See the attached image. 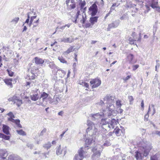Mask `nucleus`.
<instances>
[{
    "label": "nucleus",
    "mask_w": 160,
    "mask_h": 160,
    "mask_svg": "<svg viewBox=\"0 0 160 160\" xmlns=\"http://www.w3.org/2000/svg\"><path fill=\"white\" fill-rule=\"evenodd\" d=\"M98 130L95 128L94 124H91V126L88 127L86 130L87 137L85 140L86 144L90 145L92 142H95V139L98 137Z\"/></svg>",
    "instance_id": "1"
},
{
    "label": "nucleus",
    "mask_w": 160,
    "mask_h": 160,
    "mask_svg": "<svg viewBox=\"0 0 160 160\" xmlns=\"http://www.w3.org/2000/svg\"><path fill=\"white\" fill-rule=\"evenodd\" d=\"M111 145L110 141L107 140L102 145L99 144H96L93 148H92V151L94 153L92 155V158L93 160H99L101 153L103 149L102 146L108 147Z\"/></svg>",
    "instance_id": "2"
},
{
    "label": "nucleus",
    "mask_w": 160,
    "mask_h": 160,
    "mask_svg": "<svg viewBox=\"0 0 160 160\" xmlns=\"http://www.w3.org/2000/svg\"><path fill=\"white\" fill-rule=\"evenodd\" d=\"M152 148V146L150 145H147L145 147H143L142 148V152L143 154L138 151L135 152V157L137 160H142V158L144 157L147 156L149 154V153Z\"/></svg>",
    "instance_id": "3"
},
{
    "label": "nucleus",
    "mask_w": 160,
    "mask_h": 160,
    "mask_svg": "<svg viewBox=\"0 0 160 160\" xmlns=\"http://www.w3.org/2000/svg\"><path fill=\"white\" fill-rule=\"evenodd\" d=\"M96 2H95L89 8V11L91 12V14L92 17L95 16L98 12V8L96 4Z\"/></svg>",
    "instance_id": "4"
},
{
    "label": "nucleus",
    "mask_w": 160,
    "mask_h": 160,
    "mask_svg": "<svg viewBox=\"0 0 160 160\" xmlns=\"http://www.w3.org/2000/svg\"><path fill=\"white\" fill-rule=\"evenodd\" d=\"M114 98L112 96H111L109 95H108L105 97L104 98V102L105 103L108 105L110 104H113L114 103Z\"/></svg>",
    "instance_id": "5"
},
{
    "label": "nucleus",
    "mask_w": 160,
    "mask_h": 160,
    "mask_svg": "<svg viewBox=\"0 0 160 160\" xmlns=\"http://www.w3.org/2000/svg\"><path fill=\"white\" fill-rule=\"evenodd\" d=\"M104 114L103 112H100V113H97L91 115V117L92 120L97 121L99 120L101 117L104 116Z\"/></svg>",
    "instance_id": "6"
},
{
    "label": "nucleus",
    "mask_w": 160,
    "mask_h": 160,
    "mask_svg": "<svg viewBox=\"0 0 160 160\" xmlns=\"http://www.w3.org/2000/svg\"><path fill=\"white\" fill-rule=\"evenodd\" d=\"M101 81L100 80L97 78L92 79L90 81L91 84H93L92 88H95L98 87L101 84Z\"/></svg>",
    "instance_id": "7"
},
{
    "label": "nucleus",
    "mask_w": 160,
    "mask_h": 160,
    "mask_svg": "<svg viewBox=\"0 0 160 160\" xmlns=\"http://www.w3.org/2000/svg\"><path fill=\"white\" fill-rule=\"evenodd\" d=\"M120 23V21L119 19L113 21L112 23L108 24L107 28L108 31H110L111 28H117L119 25Z\"/></svg>",
    "instance_id": "8"
},
{
    "label": "nucleus",
    "mask_w": 160,
    "mask_h": 160,
    "mask_svg": "<svg viewBox=\"0 0 160 160\" xmlns=\"http://www.w3.org/2000/svg\"><path fill=\"white\" fill-rule=\"evenodd\" d=\"M118 112L117 111H112V112H104L105 113H104V116H105V117H107V118H113L115 116L117 115Z\"/></svg>",
    "instance_id": "9"
},
{
    "label": "nucleus",
    "mask_w": 160,
    "mask_h": 160,
    "mask_svg": "<svg viewBox=\"0 0 160 160\" xmlns=\"http://www.w3.org/2000/svg\"><path fill=\"white\" fill-rule=\"evenodd\" d=\"M108 120H109L110 125L111 126V127H112V129L114 128L115 126L118 123V119H115L113 118H111V119H109Z\"/></svg>",
    "instance_id": "10"
},
{
    "label": "nucleus",
    "mask_w": 160,
    "mask_h": 160,
    "mask_svg": "<svg viewBox=\"0 0 160 160\" xmlns=\"http://www.w3.org/2000/svg\"><path fill=\"white\" fill-rule=\"evenodd\" d=\"M78 4L80 8V10L82 12H85L86 8V7L84 8V6L86 4V2L85 0L82 1V0H78Z\"/></svg>",
    "instance_id": "11"
},
{
    "label": "nucleus",
    "mask_w": 160,
    "mask_h": 160,
    "mask_svg": "<svg viewBox=\"0 0 160 160\" xmlns=\"http://www.w3.org/2000/svg\"><path fill=\"white\" fill-rule=\"evenodd\" d=\"M8 155V153L6 149L0 148V157L1 158L3 159H5Z\"/></svg>",
    "instance_id": "12"
},
{
    "label": "nucleus",
    "mask_w": 160,
    "mask_h": 160,
    "mask_svg": "<svg viewBox=\"0 0 160 160\" xmlns=\"http://www.w3.org/2000/svg\"><path fill=\"white\" fill-rule=\"evenodd\" d=\"M66 151L65 149H62L61 146L60 145L58 147L56 150V153L57 155H59L61 154H63V156H64L66 154Z\"/></svg>",
    "instance_id": "13"
},
{
    "label": "nucleus",
    "mask_w": 160,
    "mask_h": 160,
    "mask_svg": "<svg viewBox=\"0 0 160 160\" xmlns=\"http://www.w3.org/2000/svg\"><path fill=\"white\" fill-rule=\"evenodd\" d=\"M60 41L65 43H71L74 41V39L72 38H63L60 39Z\"/></svg>",
    "instance_id": "14"
},
{
    "label": "nucleus",
    "mask_w": 160,
    "mask_h": 160,
    "mask_svg": "<svg viewBox=\"0 0 160 160\" xmlns=\"http://www.w3.org/2000/svg\"><path fill=\"white\" fill-rule=\"evenodd\" d=\"M9 127L7 125H3L2 126V131L6 135L10 134L9 131Z\"/></svg>",
    "instance_id": "15"
},
{
    "label": "nucleus",
    "mask_w": 160,
    "mask_h": 160,
    "mask_svg": "<svg viewBox=\"0 0 160 160\" xmlns=\"http://www.w3.org/2000/svg\"><path fill=\"white\" fill-rule=\"evenodd\" d=\"M8 160H22L18 156L15 154L10 155L8 157Z\"/></svg>",
    "instance_id": "16"
},
{
    "label": "nucleus",
    "mask_w": 160,
    "mask_h": 160,
    "mask_svg": "<svg viewBox=\"0 0 160 160\" xmlns=\"http://www.w3.org/2000/svg\"><path fill=\"white\" fill-rule=\"evenodd\" d=\"M34 61L35 63L37 65L42 64L44 62V60L37 57L34 58Z\"/></svg>",
    "instance_id": "17"
},
{
    "label": "nucleus",
    "mask_w": 160,
    "mask_h": 160,
    "mask_svg": "<svg viewBox=\"0 0 160 160\" xmlns=\"http://www.w3.org/2000/svg\"><path fill=\"white\" fill-rule=\"evenodd\" d=\"M114 106L113 104H110L107 105L105 112H112V111H117L116 110H114Z\"/></svg>",
    "instance_id": "18"
},
{
    "label": "nucleus",
    "mask_w": 160,
    "mask_h": 160,
    "mask_svg": "<svg viewBox=\"0 0 160 160\" xmlns=\"http://www.w3.org/2000/svg\"><path fill=\"white\" fill-rule=\"evenodd\" d=\"M150 6L153 8H155L157 7L158 4V1L157 0H151Z\"/></svg>",
    "instance_id": "19"
},
{
    "label": "nucleus",
    "mask_w": 160,
    "mask_h": 160,
    "mask_svg": "<svg viewBox=\"0 0 160 160\" xmlns=\"http://www.w3.org/2000/svg\"><path fill=\"white\" fill-rule=\"evenodd\" d=\"M4 82L8 86H10L11 88L12 87V78H7L5 79L4 80Z\"/></svg>",
    "instance_id": "20"
},
{
    "label": "nucleus",
    "mask_w": 160,
    "mask_h": 160,
    "mask_svg": "<svg viewBox=\"0 0 160 160\" xmlns=\"http://www.w3.org/2000/svg\"><path fill=\"white\" fill-rule=\"evenodd\" d=\"M98 16H94L90 18V22L93 25L95 23L97 22L98 19Z\"/></svg>",
    "instance_id": "21"
},
{
    "label": "nucleus",
    "mask_w": 160,
    "mask_h": 160,
    "mask_svg": "<svg viewBox=\"0 0 160 160\" xmlns=\"http://www.w3.org/2000/svg\"><path fill=\"white\" fill-rule=\"evenodd\" d=\"M78 155L79 156L80 158H84V154L85 153V152L83 150V148L82 147L79 149L78 151Z\"/></svg>",
    "instance_id": "22"
},
{
    "label": "nucleus",
    "mask_w": 160,
    "mask_h": 160,
    "mask_svg": "<svg viewBox=\"0 0 160 160\" xmlns=\"http://www.w3.org/2000/svg\"><path fill=\"white\" fill-rule=\"evenodd\" d=\"M132 2L131 1H127L126 2L124 6L126 7V8L127 9L128 8H132Z\"/></svg>",
    "instance_id": "23"
},
{
    "label": "nucleus",
    "mask_w": 160,
    "mask_h": 160,
    "mask_svg": "<svg viewBox=\"0 0 160 160\" xmlns=\"http://www.w3.org/2000/svg\"><path fill=\"white\" fill-rule=\"evenodd\" d=\"M49 67L52 69L54 70L58 69V67L56 66L53 62H49Z\"/></svg>",
    "instance_id": "24"
},
{
    "label": "nucleus",
    "mask_w": 160,
    "mask_h": 160,
    "mask_svg": "<svg viewBox=\"0 0 160 160\" xmlns=\"http://www.w3.org/2000/svg\"><path fill=\"white\" fill-rule=\"evenodd\" d=\"M31 99L34 101H37L39 98V96L38 94H35L30 95Z\"/></svg>",
    "instance_id": "25"
},
{
    "label": "nucleus",
    "mask_w": 160,
    "mask_h": 160,
    "mask_svg": "<svg viewBox=\"0 0 160 160\" xmlns=\"http://www.w3.org/2000/svg\"><path fill=\"white\" fill-rule=\"evenodd\" d=\"M7 115L10 117L8 118V121H11L12 120L14 121L13 118H15V116L12 112H10L7 114Z\"/></svg>",
    "instance_id": "26"
},
{
    "label": "nucleus",
    "mask_w": 160,
    "mask_h": 160,
    "mask_svg": "<svg viewBox=\"0 0 160 160\" xmlns=\"http://www.w3.org/2000/svg\"><path fill=\"white\" fill-rule=\"evenodd\" d=\"M151 160H160V155L157 153L153 156H152L150 158Z\"/></svg>",
    "instance_id": "27"
},
{
    "label": "nucleus",
    "mask_w": 160,
    "mask_h": 160,
    "mask_svg": "<svg viewBox=\"0 0 160 160\" xmlns=\"http://www.w3.org/2000/svg\"><path fill=\"white\" fill-rule=\"evenodd\" d=\"M67 7V10L68 11H70L74 9L76 7V4L71 3L70 5L68 4V6Z\"/></svg>",
    "instance_id": "28"
},
{
    "label": "nucleus",
    "mask_w": 160,
    "mask_h": 160,
    "mask_svg": "<svg viewBox=\"0 0 160 160\" xmlns=\"http://www.w3.org/2000/svg\"><path fill=\"white\" fill-rule=\"evenodd\" d=\"M107 118L101 119L102 126H105V125H107L108 124H109V120H107Z\"/></svg>",
    "instance_id": "29"
},
{
    "label": "nucleus",
    "mask_w": 160,
    "mask_h": 160,
    "mask_svg": "<svg viewBox=\"0 0 160 160\" xmlns=\"http://www.w3.org/2000/svg\"><path fill=\"white\" fill-rule=\"evenodd\" d=\"M11 122L15 123L18 127L19 128H22V125L20 124V120L19 119H14V121L12 120Z\"/></svg>",
    "instance_id": "30"
},
{
    "label": "nucleus",
    "mask_w": 160,
    "mask_h": 160,
    "mask_svg": "<svg viewBox=\"0 0 160 160\" xmlns=\"http://www.w3.org/2000/svg\"><path fill=\"white\" fill-rule=\"evenodd\" d=\"M18 98L16 96L14 95L12 97L9 98L8 99V100L9 101H12L14 102L15 103L16 101L18 100Z\"/></svg>",
    "instance_id": "31"
},
{
    "label": "nucleus",
    "mask_w": 160,
    "mask_h": 160,
    "mask_svg": "<svg viewBox=\"0 0 160 160\" xmlns=\"http://www.w3.org/2000/svg\"><path fill=\"white\" fill-rule=\"evenodd\" d=\"M0 138H2L5 140H9L10 138V136L0 133Z\"/></svg>",
    "instance_id": "32"
},
{
    "label": "nucleus",
    "mask_w": 160,
    "mask_h": 160,
    "mask_svg": "<svg viewBox=\"0 0 160 160\" xmlns=\"http://www.w3.org/2000/svg\"><path fill=\"white\" fill-rule=\"evenodd\" d=\"M57 72L59 74H60V73H62V74L61 75V77H63L66 74V72L63 70L60 69L59 68H58V69L57 70Z\"/></svg>",
    "instance_id": "33"
},
{
    "label": "nucleus",
    "mask_w": 160,
    "mask_h": 160,
    "mask_svg": "<svg viewBox=\"0 0 160 160\" xmlns=\"http://www.w3.org/2000/svg\"><path fill=\"white\" fill-rule=\"evenodd\" d=\"M48 94L45 92H43L41 95L40 98H42L43 100L46 98L48 96Z\"/></svg>",
    "instance_id": "34"
},
{
    "label": "nucleus",
    "mask_w": 160,
    "mask_h": 160,
    "mask_svg": "<svg viewBox=\"0 0 160 160\" xmlns=\"http://www.w3.org/2000/svg\"><path fill=\"white\" fill-rule=\"evenodd\" d=\"M73 47L71 46L69 48H68L67 51L64 52L63 53L64 54H69L74 50H73Z\"/></svg>",
    "instance_id": "35"
},
{
    "label": "nucleus",
    "mask_w": 160,
    "mask_h": 160,
    "mask_svg": "<svg viewBox=\"0 0 160 160\" xmlns=\"http://www.w3.org/2000/svg\"><path fill=\"white\" fill-rule=\"evenodd\" d=\"M16 132L19 135L22 136H25L26 135L25 132L22 129L20 130H17Z\"/></svg>",
    "instance_id": "36"
},
{
    "label": "nucleus",
    "mask_w": 160,
    "mask_h": 160,
    "mask_svg": "<svg viewBox=\"0 0 160 160\" xmlns=\"http://www.w3.org/2000/svg\"><path fill=\"white\" fill-rule=\"evenodd\" d=\"M133 55L131 53L129 54L127 57L128 58V59L130 63H131L132 61V60L133 58Z\"/></svg>",
    "instance_id": "37"
},
{
    "label": "nucleus",
    "mask_w": 160,
    "mask_h": 160,
    "mask_svg": "<svg viewBox=\"0 0 160 160\" xmlns=\"http://www.w3.org/2000/svg\"><path fill=\"white\" fill-rule=\"evenodd\" d=\"M121 131V130L118 128H116L114 129L113 131V132H114L115 134L118 136H119L120 135L119 134L120 131Z\"/></svg>",
    "instance_id": "38"
},
{
    "label": "nucleus",
    "mask_w": 160,
    "mask_h": 160,
    "mask_svg": "<svg viewBox=\"0 0 160 160\" xmlns=\"http://www.w3.org/2000/svg\"><path fill=\"white\" fill-rule=\"evenodd\" d=\"M58 59L62 63H66L67 62L65 60V59L62 57H58Z\"/></svg>",
    "instance_id": "39"
},
{
    "label": "nucleus",
    "mask_w": 160,
    "mask_h": 160,
    "mask_svg": "<svg viewBox=\"0 0 160 160\" xmlns=\"http://www.w3.org/2000/svg\"><path fill=\"white\" fill-rule=\"evenodd\" d=\"M51 146V143L48 142V143H46L43 145V147L48 149Z\"/></svg>",
    "instance_id": "40"
},
{
    "label": "nucleus",
    "mask_w": 160,
    "mask_h": 160,
    "mask_svg": "<svg viewBox=\"0 0 160 160\" xmlns=\"http://www.w3.org/2000/svg\"><path fill=\"white\" fill-rule=\"evenodd\" d=\"M17 106L18 107H20L21 105L22 104V101L21 100H20L18 98V100L16 101V102L15 103Z\"/></svg>",
    "instance_id": "41"
},
{
    "label": "nucleus",
    "mask_w": 160,
    "mask_h": 160,
    "mask_svg": "<svg viewBox=\"0 0 160 160\" xmlns=\"http://www.w3.org/2000/svg\"><path fill=\"white\" fill-rule=\"evenodd\" d=\"M116 105L118 107L117 108H121L122 105L121 104V101L119 100H117L116 102Z\"/></svg>",
    "instance_id": "42"
},
{
    "label": "nucleus",
    "mask_w": 160,
    "mask_h": 160,
    "mask_svg": "<svg viewBox=\"0 0 160 160\" xmlns=\"http://www.w3.org/2000/svg\"><path fill=\"white\" fill-rule=\"evenodd\" d=\"M7 71L9 76L10 77H12L13 76L14 74V72H13L9 69H7Z\"/></svg>",
    "instance_id": "43"
},
{
    "label": "nucleus",
    "mask_w": 160,
    "mask_h": 160,
    "mask_svg": "<svg viewBox=\"0 0 160 160\" xmlns=\"http://www.w3.org/2000/svg\"><path fill=\"white\" fill-rule=\"evenodd\" d=\"M82 159L80 158L78 154H76L73 158V160H82Z\"/></svg>",
    "instance_id": "44"
},
{
    "label": "nucleus",
    "mask_w": 160,
    "mask_h": 160,
    "mask_svg": "<svg viewBox=\"0 0 160 160\" xmlns=\"http://www.w3.org/2000/svg\"><path fill=\"white\" fill-rule=\"evenodd\" d=\"M149 117V114L148 112L144 116V120L145 121H148V118Z\"/></svg>",
    "instance_id": "45"
},
{
    "label": "nucleus",
    "mask_w": 160,
    "mask_h": 160,
    "mask_svg": "<svg viewBox=\"0 0 160 160\" xmlns=\"http://www.w3.org/2000/svg\"><path fill=\"white\" fill-rule=\"evenodd\" d=\"M127 14L126 13L124 14L122 17H121L120 19L121 20H122L126 19Z\"/></svg>",
    "instance_id": "46"
},
{
    "label": "nucleus",
    "mask_w": 160,
    "mask_h": 160,
    "mask_svg": "<svg viewBox=\"0 0 160 160\" xmlns=\"http://www.w3.org/2000/svg\"><path fill=\"white\" fill-rule=\"evenodd\" d=\"M19 18L18 17L12 19L11 21L12 22H14L15 24H16L19 20Z\"/></svg>",
    "instance_id": "47"
},
{
    "label": "nucleus",
    "mask_w": 160,
    "mask_h": 160,
    "mask_svg": "<svg viewBox=\"0 0 160 160\" xmlns=\"http://www.w3.org/2000/svg\"><path fill=\"white\" fill-rule=\"evenodd\" d=\"M129 41L130 42L131 44L134 45H136L137 46V45L136 44H134V40L132 38H129Z\"/></svg>",
    "instance_id": "48"
},
{
    "label": "nucleus",
    "mask_w": 160,
    "mask_h": 160,
    "mask_svg": "<svg viewBox=\"0 0 160 160\" xmlns=\"http://www.w3.org/2000/svg\"><path fill=\"white\" fill-rule=\"evenodd\" d=\"M46 129L45 128H44L41 132L39 134V136H42L46 132Z\"/></svg>",
    "instance_id": "49"
},
{
    "label": "nucleus",
    "mask_w": 160,
    "mask_h": 160,
    "mask_svg": "<svg viewBox=\"0 0 160 160\" xmlns=\"http://www.w3.org/2000/svg\"><path fill=\"white\" fill-rule=\"evenodd\" d=\"M117 111H118V113H119L120 114H122V112H123V110L121 108H117Z\"/></svg>",
    "instance_id": "50"
},
{
    "label": "nucleus",
    "mask_w": 160,
    "mask_h": 160,
    "mask_svg": "<svg viewBox=\"0 0 160 160\" xmlns=\"http://www.w3.org/2000/svg\"><path fill=\"white\" fill-rule=\"evenodd\" d=\"M110 125V124H108L107 125L105 126V127L106 128V129H105V130H109L111 128H112V127H111V126Z\"/></svg>",
    "instance_id": "51"
},
{
    "label": "nucleus",
    "mask_w": 160,
    "mask_h": 160,
    "mask_svg": "<svg viewBox=\"0 0 160 160\" xmlns=\"http://www.w3.org/2000/svg\"><path fill=\"white\" fill-rule=\"evenodd\" d=\"M82 19L80 20V22L82 24H84L86 20V19L85 18H84L83 15L82 16Z\"/></svg>",
    "instance_id": "52"
},
{
    "label": "nucleus",
    "mask_w": 160,
    "mask_h": 160,
    "mask_svg": "<svg viewBox=\"0 0 160 160\" xmlns=\"http://www.w3.org/2000/svg\"><path fill=\"white\" fill-rule=\"evenodd\" d=\"M131 78V76L130 75H128L126 77L123 78V80L125 82H126L129 79Z\"/></svg>",
    "instance_id": "53"
},
{
    "label": "nucleus",
    "mask_w": 160,
    "mask_h": 160,
    "mask_svg": "<svg viewBox=\"0 0 160 160\" xmlns=\"http://www.w3.org/2000/svg\"><path fill=\"white\" fill-rule=\"evenodd\" d=\"M128 99L130 103L132 102L133 100V98L132 96H130L128 97Z\"/></svg>",
    "instance_id": "54"
},
{
    "label": "nucleus",
    "mask_w": 160,
    "mask_h": 160,
    "mask_svg": "<svg viewBox=\"0 0 160 160\" xmlns=\"http://www.w3.org/2000/svg\"><path fill=\"white\" fill-rule=\"evenodd\" d=\"M99 5L101 7H103L104 5V2L103 0H101V1L100 2V3Z\"/></svg>",
    "instance_id": "55"
},
{
    "label": "nucleus",
    "mask_w": 160,
    "mask_h": 160,
    "mask_svg": "<svg viewBox=\"0 0 160 160\" xmlns=\"http://www.w3.org/2000/svg\"><path fill=\"white\" fill-rule=\"evenodd\" d=\"M133 70L135 71L137 69L138 67H139V65L137 64L134 65L133 66Z\"/></svg>",
    "instance_id": "56"
},
{
    "label": "nucleus",
    "mask_w": 160,
    "mask_h": 160,
    "mask_svg": "<svg viewBox=\"0 0 160 160\" xmlns=\"http://www.w3.org/2000/svg\"><path fill=\"white\" fill-rule=\"evenodd\" d=\"M80 11L78 10L77 11V13L76 14L75 16V18H78L79 16L80 15Z\"/></svg>",
    "instance_id": "57"
},
{
    "label": "nucleus",
    "mask_w": 160,
    "mask_h": 160,
    "mask_svg": "<svg viewBox=\"0 0 160 160\" xmlns=\"http://www.w3.org/2000/svg\"><path fill=\"white\" fill-rule=\"evenodd\" d=\"M141 107L142 108V110H144V101L143 100H142L141 102Z\"/></svg>",
    "instance_id": "58"
},
{
    "label": "nucleus",
    "mask_w": 160,
    "mask_h": 160,
    "mask_svg": "<svg viewBox=\"0 0 160 160\" xmlns=\"http://www.w3.org/2000/svg\"><path fill=\"white\" fill-rule=\"evenodd\" d=\"M145 7H146V8L147 9V11H145L144 12L145 13H146L148 12V11L150 10V7L147 5H145Z\"/></svg>",
    "instance_id": "59"
},
{
    "label": "nucleus",
    "mask_w": 160,
    "mask_h": 160,
    "mask_svg": "<svg viewBox=\"0 0 160 160\" xmlns=\"http://www.w3.org/2000/svg\"><path fill=\"white\" fill-rule=\"evenodd\" d=\"M83 83V86L87 88H88L89 87L88 84L86 82H82Z\"/></svg>",
    "instance_id": "60"
},
{
    "label": "nucleus",
    "mask_w": 160,
    "mask_h": 160,
    "mask_svg": "<svg viewBox=\"0 0 160 160\" xmlns=\"http://www.w3.org/2000/svg\"><path fill=\"white\" fill-rule=\"evenodd\" d=\"M2 59L4 60L5 61H8V59L6 57L5 55H4L3 56L2 58Z\"/></svg>",
    "instance_id": "61"
},
{
    "label": "nucleus",
    "mask_w": 160,
    "mask_h": 160,
    "mask_svg": "<svg viewBox=\"0 0 160 160\" xmlns=\"http://www.w3.org/2000/svg\"><path fill=\"white\" fill-rule=\"evenodd\" d=\"M33 13V12H28V13H27V17H28V18H27L28 19H30V14H32V13Z\"/></svg>",
    "instance_id": "62"
},
{
    "label": "nucleus",
    "mask_w": 160,
    "mask_h": 160,
    "mask_svg": "<svg viewBox=\"0 0 160 160\" xmlns=\"http://www.w3.org/2000/svg\"><path fill=\"white\" fill-rule=\"evenodd\" d=\"M68 129H67L65 131L63 132L60 135V136L61 137V138H62L63 136L66 131H68Z\"/></svg>",
    "instance_id": "63"
},
{
    "label": "nucleus",
    "mask_w": 160,
    "mask_h": 160,
    "mask_svg": "<svg viewBox=\"0 0 160 160\" xmlns=\"http://www.w3.org/2000/svg\"><path fill=\"white\" fill-rule=\"evenodd\" d=\"M155 134L158 135L159 136H160V131H155Z\"/></svg>",
    "instance_id": "64"
}]
</instances>
